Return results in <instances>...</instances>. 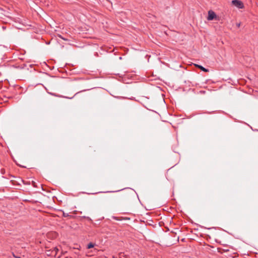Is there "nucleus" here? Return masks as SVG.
Instances as JSON below:
<instances>
[{
  "instance_id": "obj_12",
  "label": "nucleus",
  "mask_w": 258,
  "mask_h": 258,
  "mask_svg": "<svg viewBox=\"0 0 258 258\" xmlns=\"http://www.w3.org/2000/svg\"><path fill=\"white\" fill-rule=\"evenodd\" d=\"M164 32H165V33L166 34V35H167V33H166V32L165 31H164Z\"/></svg>"
},
{
  "instance_id": "obj_16",
  "label": "nucleus",
  "mask_w": 258,
  "mask_h": 258,
  "mask_svg": "<svg viewBox=\"0 0 258 258\" xmlns=\"http://www.w3.org/2000/svg\"><path fill=\"white\" fill-rule=\"evenodd\" d=\"M65 258H69V257H65Z\"/></svg>"
},
{
  "instance_id": "obj_15",
  "label": "nucleus",
  "mask_w": 258,
  "mask_h": 258,
  "mask_svg": "<svg viewBox=\"0 0 258 258\" xmlns=\"http://www.w3.org/2000/svg\"><path fill=\"white\" fill-rule=\"evenodd\" d=\"M60 256H59L58 257V258H60Z\"/></svg>"
},
{
  "instance_id": "obj_14",
  "label": "nucleus",
  "mask_w": 258,
  "mask_h": 258,
  "mask_svg": "<svg viewBox=\"0 0 258 258\" xmlns=\"http://www.w3.org/2000/svg\"><path fill=\"white\" fill-rule=\"evenodd\" d=\"M237 26L239 27L240 26V24H237Z\"/></svg>"
},
{
  "instance_id": "obj_2",
  "label": "nucleus",
  "mask_w": 258,
  "mask_h": 258,
  "mask_svg": "<svg viewBox=\"0 0 258 258\" xmlns=\"http://www.w3.org/2000/svg\"><path fill=\"white\" fill-rule=\"evenodd\" d=\"M12 184H15V182H17L18 185H21L22 184H25V181L23 180V178H15V179L11 181Z\"/></svg>"
},
{
  "instance_id": "obj_17",
  "label": "nucleus",
  "mask_w": 258,
  "mask_h": 258,
  "mask_svg": "<svg viewBox=\"0 0 258 258\" xmlns=\"http://www.w3.org/2000/svg\"><path fill=\"white\" fill-rule=\"evenodd\" d=\"M18 258H20V257H18Z\"/></svg>"
},
{
  "instance_id": "obj_13",
  "label": "nucleus",
  "mask_w": 258,
  "mask_h": 258,
  "mask_svg": "<svg viewBox=\"0 0 258 258\" xmlns=\"http://www.w3.org/2000/svg\"><path fill=\"white\" fill-rule=\"evenodd\" d=\"M163 102H164V103H165V100H164V99H163Z\"/></svg>"
},
{
  "instance_id": "obj_4",
  "label": "nucleus",
  "mask_w": 258,
  "mask_h": 258,
  "mask_svg": "<svg viewBox=\"0 0 258 258\" xmlns=\"http://www.w3.org/2000/svg\"><path fill=\"white\" fill-rule=\"evenodd\" d=\"M199 68H200L201 69V70L205 72H208V70L205 68L204 67H203V66H200V65H197V66Z\"/></svg>"
},
{
  "instance_id": "obj_6",
  "label": "nucleus",
  "mask_w": 258,
  "mask_h": 258,
  "mask_svg": "<svg viewBox=\"0 0 258 258\" xmlns=\"http://www.w3.org/2000/svg\"><path fill=\"white\" fill-rule=\"evenodd\" d=\"M94 246V244L92 243H90L88 244V246H87V248L88 249H90V248H93Z\"/></svg>"
},
{
  "instance_id": "obj_7",
  "label": "nucleus",
  "mask_w": 258,
  "mask_h": 258,
  "mask_svg": "<svg viewBox=\"0 0 258 258\" xmlns=\"http://www.w3.org/2000/svg\"><path fill=\"white\" fill-rule=\"evenodd\" d=\"M52 252H50V250H48L47 254L48 255H51V254H52Z\"/></svg>"
},
{
  "instance_id": "obj_10",
  "label": "nucleus",
  "mask_w": 258,
  "mask_h": 258,
  "mask_svg": "<svg viewBox=\"0 0 258 258\" xmlns=\"http://www.w3.org/2000/svg\"><path fill=\"white\" fill-rule=\"evenodd\" d=\"M13 185H15V186H17L18 184H17V182H15V184H12Z\"/></svg>"
},
{
  "instance_id": "obj_8",
  "label": "nucleus",
  "mask_w": 258,
  "mask_h": 258,
  "mask_svg": "<svg viewBox=\"0 0 258 258\" xmlns=\"http://www.w3.org/2000/svg\"><path fill=\"white\" fill-rule=\"evenodd\" d=\"M63 215L64 217H67L69 216L68 214H65L64 213H63Z\"/></svg>"
},
{
  "instance_id": "obj_5",
  "label": "nucleus",
  "mask_w": 258,
  "mask_h": 258,
  "mask_svg": "<svg viewBox=\"0 0 258 258\" xmlns=\"http://www.w3.org/2000/svg\"><path fill=\"white\" fill-rule=\"evenodd\" d=\"M58 250H59V249H58V248L54 247L53 250L51 251L52 252H55L54 256H56V253H57V252H58Z\"/></svg>"
},
{
  "instance_id": "obj_1",
  "label": "nucleus",
  "mask_w": 258,
  "mask_h": 258,
  "mask_svg": "<svg viewBox=\"0 0 258 258\" xmlns=\"http://www.w3.org/2000/svg\"><path fill=\"white\" fill-rule=\"evenodd\" d=\"M232 4L233 6H235L238 9H243L244 8V5L242 2L239 0H233Z\"/></svg>"
},
{
  "instance_id": "obj_11",
  "label": "nucleus",
  "mask_w": 258,
  "mask_h": 258,
  "mask_svg": "<svg viewBox=\"0 0 258 258\" xmlns=\"http://www.w3.org/2000/svg\"><path fill=\"white\" fill-rule=\"evenodd\" d=\"M66 252V251H64V252L62 251V252H61V254H64Z\"/></svg>"
},
{
  "instance_id": "obj_3",
  "label": "nucleus",
  "mask_w": 258,
  "mask_h": 258,
  "mask_svg": "<svg viewBox=\"0 0 258 258\" xmlns=\"http://www.w3.org/2000/svg\"><path fill=\"white\" fill-rule=\"evenodd\" d=\"M216 17V15L214 12L210 10L208 12V16L207 19L209 21L213 20Z\"/></svg>"
},
{
  "instance_id": "obj_9",
  "label": "nucleus",
  "mask_w": 258,
  "mask_h": 258,
  "mask_svg": "<svg viewBox=\"0 0 258 258\" xmlns=\"http://www.w3.org/2000/svg\"><path fill=\"white\" fill-rule=\"evenodd\" d=\"M32 183H33L34 186H35V187L37 186V185L35 184V182L34 181H32Z\"/></svg>"
}]
</instances>
